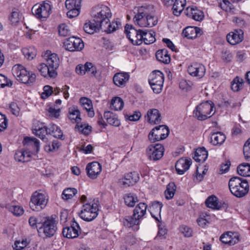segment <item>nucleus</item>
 <instances>
[{
	"label": "nucleus",
	"mask_w": 250,
	"mask_h": 250,
	"mask_svg": "<svg viewBox=\"0 0 250 250\" xmlns=\"http://www.w3.org/2000/svg\"><path fill=\"white\" fill-rule=\"evenodd\" d=\"M154 7L150 5L139 7L133 18L135 24L142 27L154 26L158 22V18L154 16Z\"/></svg>",
	"instance_id": "obj_1"
},
{
	"label": "nucleus",
	"mask_w": 250,
	"mask_h": 250,
	"mask_svg": "<svg viewBox=\"0 0 250 250\" xmlns=\"http://www.w3.org/2000/svg\"><path fill=\"white\" fill-rule=\"evenodd\" d=\"M229 187L231 193L237 197H242L249 192V186L248 181L238 177L230 179Z\"/></svg>",
	"instance_id": "obj_2"
},
{
	"label": "nucleus",
	"mask_w": 250,
	"mask_h": 250,
	"mask_svg": "<svg viewBox=\"0 0 250 250\" xmlns=\"http://www.w3.org/2000/svg\"><path fill=\"white\" fill-rule=\"evenodd\" d=\"M56 219V215L44 218L37 229L40 236L50 238L55 234L57 229V221Z\"/></svg>",
	"instance_id": "obj_3"
},
{
	"label": "nucleus",
	"mask_w": 250,
	"mask_h": 250,
	"mask_svg": "<svg viewBox=\"0 0 250 250\" xmlns=\"http://www.w3.org/2000/svg\"><path fill=\"white\" fill-rule=\"evenodd\" d=\"M214 104L210 101H207L196 107L193 112V116L198 120H205L214 114Z\"/></svg>",
	"instance_id": "obj_4"
},
{
	"label": "nucleus",
	"mask_w": 250,
	"mask_h": 250,
	"mask_svg": "<svg viewBox=\"0 0 250 250\" xmlns=\"http://www.w3.org/2000/svg\"><path fill=\"white\" fill-rule=\"evenodd\" d=\"M12 71L13 75L21 83L31 84L35 82L36 75L34 73L28 71L21 65H15L13 67Z\"/></svg>",
	"instance_id": "obj_5"
},
{
	"label": "nucleus",
	"mask_w": 250,
	"mask_h": 250,
	"mask_svg": "<svg viewBox=\"0 0 250 250\" xmlns=\"http://www.w3.org/2000/svg\"><path fill=\"white\" fill-rule=\"evenodd\" d=\"M93 21L97 22L100 24L106 23L109 21L112 17L110 9L106 5H98L94 8L93 13Z\"/></svg>",
	"instance_id": "obj_6"
},
{
	"label": "nucleus",
	"mask_w": 250,
	"mask_h": 250,
	"mask_svg": "<svg viewBox=\"0 0 250 250\" xmlns=\"http://www.w3.org/2000/svg\"><path fill=\"white\" fill-rule=\"evenodd\" d=\"M47 202L45 194L36 191L31 197L29 206L33 210L40 211L46 207Z\"/></svg>",
	"instance_id": "obj_7"
},
{
	"label": "nucleus",
	"mask_w": 250,
	"mask_h": 250,
	"mask_svg": "<svg viewBox=\"0 0 250 250\" xmlns=\"http://www.w3.org/2000/svg\"><path fill=\"white\" fill-rule=\"evenodd\" d=\"M98 210L97 204L95 203L85 204L83 205L80 213V217L85 221H91L97 217Z\"/></svg>",
	"instance_id": "obj_8"
},
{
	"label": "nucleus",
	"mask_w": 250,
	"mask_h": 250,
	"mask_svg": "<svg viewBox=\"0 0 250 250\" xmlns=\"http://www.w3.org/2000/svg\"><path fill=\"white\" fill-rule=\"evenodd\" d=\"M169 130L168 127L161 125L153 128L148 135V138L151 143L160 141L166 139L168 135Z\"/></svg>",
	"instance_id": "obj_9"
},
{
	"label": "nucleus",
	"mask_w": 250,
	"mask_h": 250,
	"mask_svg": "<svg viewBox=\"0 0 250 250\" xmlns=\"http://www.w3.org/2000/svg\"><path fill=\"white\" fill-rule=\"evenodd\" d=\"M32 14L38 19H42L48 18L51 13V5L47 2L36 4L32 8Z\"/></svg>",
	"instance_id": "obj_10"
},
{
	"label": "nucleus",
	"mask_w": 250,
	"mask_h": 250,
	"mask_svg": "<svg viewBox=\"0 0 250 250\" xmlns=\"http://www.w3.org/2000/svg\"><path fill=\"white\" fill-rule=\"evenodd\" d=\"M142 30L136 29L131 25L126 24L125 27L126 36L133 45H139L142 44Z\"/></svg>",
	"instance_id": "obj_11"
},
{
	"label": "nucleus",
	"mask_w": 250,
	"mask_h": 250,
	"mask_svg": "<svg viewBox=\"0 0 250 250\" xmlns=\"http://www.w3.org/2000/svg\"><path fill=\"white\" fill-rule=\"evenodd\" d=\"M63 46L66 50L74 52L83 49L84 43L80 38L71 37L66 39L63 43Z\"/></svg>",
	"instance_id": "obj_12"
},
{
	"label": "nucleus",
	"mask_w": 250,
	"mask_h": 250,
	"mask_svg": "<svg viewBox=\"0 0 250 250\" xmlns=\"http://www.w3.org/2000/svg\"><path fill=\"white\" fill-rule=\"evenodd\" d=\"M164 152V146L160 144L155 145H150L146 149V153L150 160L157 161L163 156Z\"/></svg>",
	"instance_id": "obj_13"
},
{
	"label": "nucleus",
	"mask_w": 250,
	"mask_h": 250,
	"mask_svg": "<svg viewBox=\"0 0 250 250\" xmlns=\"http://www.w3.org/2000/svg\"><path fill=\"white\" fill-rule=\"evenodd\" d=\"M80 227L77 222L73 219V222L70 227L63 228V235L68 238H74L79 236Z\"/></svg>",
	"instance_id": "obj_14"
},
{
	"label": "nucleus",
	"mask_w": 250,
	"mask_h": 250,
	"mask_svg": "<svg viewBox=\"0 0 250 250\" xmlns=\"http://www.w3.org/2000/svg\"><path fill=\"white\" fill-rule=\"evenodd\" d=\"M75 71L77 74L83 75L86 72L90 73L95 77L97 73L96 67L91 62H86L84 65L79 64L76 66Z\"/></svg>",
	"instance_id": "obj_15"
},
{
	"label": "nucleus",
	"mask_w": 250,
	"mask_h": 250,
	"mask_svg": "<svg viewBox=\"0 0 250 250\" xmlns=\"http://www.w3.org/2000/svg\"><path fill=\"white\" fill-rule=\"evenodd\" d=\"M188 71L191 76L202 78L205 74L206 69L203 64L195 62L188 66Z\"/></svg>",
	"instance_id": "obj_16"
},
{
	"label": "nucleus",
	"mask_w": 250,
	"mask_h": 250,
	"mask_svg": "<svg viewBox=\"0 0 250 250\" xmlns=\"http://www.w3.org/2000/svg\"><path fill=\"white\" fill-rule=\"evenodd\" d=\"M192 164L190 158L184 159L183 158L179 159L175 164V168L179 174H183L187 171Z\"/></svg>",
	"instance_id": "obj_17"
},
{
	"label": "nucleus",
	"mask_w": 250,
	"mask_h": 250,
	"mask_svg": "<svg viewBox=\"0 0 250 250\" xmlns=\"http://www.w3.org/2000/svg\"><path fill=\"white\" fill-rule=\"evenodd\" d=\"M86 170L88 177L95 179L100 173L102 170V166L98 162H93L88 164Z\"/></svg>",
	"instance_id": "obj_18"
},
{
	"label": "nucleus",
	"mask_w": 250,
	"mask_h": 250,
	"mask_svg": "<svg viewBox=\"0 0 250 250\" xmlns=\"http://www.w3.org/2000/svg\"><path fill=\"white\" fill-rule=\"evenodd\" d=\"M220 241L226 244L234 245L239 241V236L237 233L228 232L223 234L220 238Z\"/></svg>",
	"instance_id": "obj_19"
},
{
	"label": "nucleus",
	"mask_w": 250,
	"mask_h": 250,
	"mask_svg": "<svg viewBox=\"0 0 250 250\" xmlns=\"http://www.w3.org/2000/svg\"><path fill=\"white\" fill-rule=\"evenodd\" d=\"M182 34L188 39H193L200 36L202 34V32L198 27L188 26L184 29Z\"/></svg>",
	"instance_id": "obj_20"
},
{
	"label": "nucleus",
	"mask_w": 250,
	"mask_h": 250,
	"mask_svg": "<svg viewBox=\"0 0 250 250\" xmlns=\"http://www.w3.org/2000/svg\"><path fill=\"white\" fill-rule=\"evenodd\" d=\"M129 78V75L127 73H117L114 75L113 81L116 85L122 87L125 86Z\"/></svg>",
	"instance_id": "obj_21"
},
{
	"label": "nucleus",
	"mask_w": 250,
	"mask_h": 250,
	"mask_svg": "<svg viewBox=\"0 0 250 250\" xmlns=\"http://www.w3.org/2000/svg\"><path fill=\"white\" fill-rule=\"evenodd\" d=\"M186 15L189 18H192L196 21H201L203 20L204 15L202 11L198 9L196 7H188L187 8Z\"/></svg>",
	"instance_id": "obj_22"
},
{
	"label": "nucleus",
	"mask_w": 250,
	"mask_h": 250,
	"mask_svg": "<svg viewBox=\"0 0 250 250\" xmlns=\"http://www.w3.org/2000/svg\"><path fill=\"white\" fill-rule=\"evenodd\" d=\"M23 144L34 152L38 153L39 151L40 143L36 138L26 137L23 141Z\"/></svg>",
	"instance_id": "obj_23"
},
{
	"label": "nucleus",
	"mask_w": 250,
	"mask_h": 250,
	"mask_svg": "<svg viewBox=\"0 0 250 250\" xmlns=\"http://www.w3.org/2000/svg\"><path fill=\"white\" fill-rule=\"evenodd\" d=\"M38 68L41 75L44 77L53 78L57 75L56 70L51 68L47 63L40 64Z\"/></svg>",
	"instance_id": "obj_24"
},
{
	"label": "nucleus",
	"mask_w": 250,
	"mask_h": 250,
	"mask_svg": "<svg viewBox=\"0 0 250 250\" xmlns=\"http://www.w3.org/2000/svg\"><path fill=\"white\" fill-rule=\"evenodd\" d=\"M139 180V176L136 172H130L125 175L122 179L123 185L125 187H129L134 185Z\"/></svg>",
	"instance_id": "obj_25"
},
{
	"label": "nucleus",
	"mask_w": 250,
	"mask_h": 250,
	"mask_svg": "<svg viewBox=\"0 0 250 250\" xmlns=\"http://www.w3.org/2000/svg\"><path fill=\"white\" fill-rule=\"evenodd\" d=\"M243 32L241 30H235L229 33L227 36L228 42L231 44L235 45L241 42L243 39Z\"/></svg>",
	"instance_id": "obj_26"
},
{
	"label": "nucleus",
	"mask_w": 250,
	"mask_h": 250,
	"mask_svg": "<svg viewBox=\"0 0 250 250\" xmlns=\"http://www.w3.org/2000/svg\"><path fill=\"white\" fill-rule=\"evenodd\" d=\"M161 116L159 111L157 109H150L147 111L146 118L148 122L153 124H158L160 123Z\"/></svg>",
	"instance_id": "obj_27"
},
{
	"label": "nucleus",
	"mask_w": 250,
	"mask_h": 250,
	"mask_svg": "<svg viewBox=\"0 0 250 250\" xmlns=\"http://www.w3.org/2000/svg\"><path fill=\"white\" fill-rule=\"evenodd\" d=\"M31 154L32 152L30 151L20 150L15 153V159L18 162H27L30 161Z\"/></svg>",
	"instance_id": "obj_28"
},
{
	"label": "nucleus",
	"mask_w": 250,
	"mask_h": 250,
	"mask_svg": "<svg viewBox=\"0 0 250 250\" xmlns=\"http://www.w3.org/2000/svg\"><path fill=\"white\" fill-rule=\"evenodd\" d=\"M120 25L121 23L119 21H107L106 23L104 22L101 25V29L107 33H111L116 31Z\"/></svg>",
	"instance_id": "obj_29"
},
{
	"label": "nucleus",
	"mask_w": 250,
	"mask_h": 250,
	"mask_svg": "<svg viewBox=\"0 0 250 250\" xmlns=\"http://www.w3.org/2000/svg\"><path fill=\"white\" fill-rule=\"evenodd\" d=\"M149 83H154L159 84H163L164 82V75L159 70H155L150 75L148 80Z\"/></svg>",
	"instance_id": "obj_30"
},
{
	"label": "nucleus",
	"mask_w": 250,
	"mask_h": 250,
	"mask_svg": "<svg viewBox=\"0 0 250 250\" xmlns=\"http://www.w3.org/2000/svg\"><path fill=\"white\" fill-rule=\"evenodd\" d=\"M46 54H48L47 58L46 59V63L51 68L56 70L60 65V59L58 55L55 53L49 54L48 52H47Z\"/></svg>",
	"instance_id": "obj_31"
},
{
	"label": "nucleus",
	"mask_w": 250,
	"mask_h": 250,
	"mask_svg": "<svg viewBox=\"0 0 250 250\" xmlns=\"http://www.w3.org/2000/svg\"><path fill=\"white\" fill-rule=\"evenodd\" d=\"M156 57L158 61L165 64H168L170 62V55L168 54L167 49L158 50L156 53Z\"/></svg>",
	"instance_id": "obj_32"
},
{
	"label": "nucleus",
	"mask_w": 250,
	"mask_h": 250,
	"mask_svg": "<svg viewBox=\"0 0 250 250\" xmlns=\"http://www.w3.org/2000/svg\"><path fill=\"white\" fill-rule=\"evenodd\" d=\"M100 29H101V24L93 21L85 23L83 26L84 31L89 34H92L95 32L99 31Z\"/></svg>",
	"instance_id": "obj_33"
},
{
	"label": "nucleus",
	"mask_w": 250,
	"mask_h": 250,
	"mask_svg": "<svg viewBox=\"0 0 250 250\" xmlns=\"http://www.w3.org/2000/svg\"><path fill=\"white\" fill-rule=\"evenodd\" d=\"M226 139L224 134L221 132L212 133L210 136V143L214 146L222 145Z\"/></svg>",
	"instance_id": "obj_34"
},
{
	"label": "nucleus",
	"mask_w": 250,
	"mask_h": 250,
	"mask_svg": "<svg viewBox=\"0 0 250 250\" xmlns=\"http://www.w3.org/2000/svg\"><path fill=\"white\" fill-rule=\"evenodd\" d=\"M208 153L204 147L199 148L195 152L194 160L199 163L205 162L208 158Z\"/></svg>",
	"instance_id": "obj_35"
},
{
	"label": "nucleus",
	"mask_w": 250,
	"mask_h": 250,
	"mask_svg": "<svg viewBox=\"0 0 250 250\" xmlns=\"http://www.w3.org/2000/svg\"><path fill=\"white\" fill-rule=\"evenodd\" d=\"M162 207V203L159 201H154L152 202L151 205H150L149 206V211L152 217L154 218L157 220H158V219L155 216L154 214L155 213L160 215V213Z\"/></svg>",
	"instance_id": "obj_36"
},
{
	"label": "nucleus",
	"mask_w": 250,
	"mask_h": 250,
	"mask_svg": "<svg viewBox=\"0 0 250 250\" xmlns=\"http://www.w3.org/2000/svg\"><path fill=\"white\" fill-rule=\"evenodd\" d=\"M104 118L107 122L110 125L118 126L120 125V122L116 115L110 111H106L104 113Z\"/></svg>",
	"instance_id": "obj_37"
},
{
	"label": "nucleus",
	"mask_w": 250,
	"mask_h": 250,
	"mask_svg": "<svg viewBox=\"0 0 250 250\" xmlns=\"http://www.w3.org/2000/svg\"><path fill=\"white\" fill-rule=\"evenodd\" d=\"M172 5L173 14L179 16L185 8L186 0H176Z\"/></svg>",
	"instance_id": "obj_38"
},
{
	"label": "nucleus",
	"mask_w": 250,
	"mask_h": 250,
	"mask_svg": "<svg viewBox=\"0 0 250 250\" xmlns=\"http://www.w3.org/2000/svg\"><path fill=\"white\" fill-rule=\"evenodd\" d=\"M147 206L144 203H140L133 210V216L141 219L146 213Z\"/></svg>",
	"instance_id": "obj_39"
},
{
	"label": "nucleus",
	"mask_w": 250,
	"mask_h": 250,
	"mask_svg": "<svg viewBox=\"0 0 250 250\" xmlns=\"http://www.w3.org/2000/svg\"><path fill=\"white\" fill-rule=\"evenodd\" d=\"M48 134L56 138L63 140V133L59 127L56 125H51L48 127Z\"/></svg>",
	"instance_id": "obj_40"
},
{
	"label": "nucleus",
	"mask_w": 250,
	"mask_h": 250,
	"mask_svg": "<svg viewBox=\"0 0 250 250\" xmlns=\"http://www.w3.org/2000/svg\"><path fill=\"white\" fill-rule=\"evenodd\" d=\"M33 132L37 136L42 139H44L45 135L48 133V127H46L43 124H41L40 126H35L33 129Z\"/></svg>",
	"instance_id": "obj_41"
},
{
	"label": "nucleus",
	"mask_w": 250,
	"mask_h": 250,
	"mask_svg": "<svg viewBox=\"0 0 250 250\" xmlns=\"http://www.w3.org/2000/svg\"><path fill=\"white\" fill-rule=\"evenodd\" d=\"M141 35L143 36L141 39L142 42L144 41L146 44L152 43L156 40L155 38V33L154 32H146L142 30Z\"/></svg>",
	"instance_id": "obj_42"
},
{
	"label": "nucleus",
	"mask_w": 250,
	"mask_h": 250,
	"mask_svg": "<svg viewBox=\"0 0 250 250\" xmlns=\"http://www.w3.org/2000/svg\"><path fill=\"white\" fill-rule=\"evenodd\" d=\"M140 219L137 216H134L133 214L132 216H126L123 221L124 224L125 226L128 227H131L134 225H138L140 222Z\"/></svg>",
	"instance_id": "obj_43"
},
{
	"label": "nucleus",
	"mask_w": 250,
	"mask_h": 250,
	"mask_svg": "<svg viewBox=\"0 0 250 250\" xmlns=\"http://www.w3.org/2000/svg\"><path fill=\"white\" fill-rule=\"evenodd\" d=\"M238 174L244 177L250 176V165L248 163H243L237 167Z\"/></svg>",
	"instance_id": "obj_44"
},
{
	"label": "nucleus",
	"mask_w": 250,
	"mask_h": 250,
	"mask_svg": "<svg viewBox=\"0 0 250 250\" xmlns=\"http://www.w3.org/2000/svg\"><path fill=\"white\" fill-rule=\"evenodd\" d=\"M124 199L125 205L129 207H133L135 203L139 201L136 195L131 193L125 194Z\"/></svg>",
	"instance_id": "obj_45"
},
{
	"label": "nucleus",
	"mask_w": 250,
	"mask_h": 250,
	"mask_svg": "<svg viewBox=\"0 0 250 250\" xmlns=\"http://www.w3.org/2000/svg\"><path fill=\"white\" fill-rule=\"evenodd\" d=\"M69 113V118L71 120H74L77 123H79L81 121L80 112L77 107L73 106L70 108Z\"/></svg>",
	"instance_id": "obj_46"
},
{
	"label": "nucleus",
	"mask_w": 250,
	"mask_h": 250,
	"mask_svg": "<svg viewBox=\"0 0 250 250\" xmlns=\"http://www.w3.org/2000/svg\"><path fill=\"white\" fill-rule=\"evenodd\" d=\"M206 206L213 209H219L220 207L218 206L217 197L214 195L208 197L205 202Z\"/></svg>",
	"instance_id": "obj_47"
},
{
	"label": "nucleus",
	"mask_w": 250,
	"mask_h": 250,
	"mask_svg": "<svg viewBox=\"0 0 250 250\" xmlns=\"http://www.w3.org/2000/svg\"><path fill=\"white\" fill-rule=\"evenodd\" d=\"M124 105V103L123 100L121 98L117 97L112 100L111 105L112 107L111 108L115 110H121L123 109Z\"/></svg>",
	"instance_id": "obj_48"
},
{
	"label": "nucleus",
	"mask_w": 250,
	"mask_h": 250,
	"mask_svg": "<svg viewBox=\"0 0 250 250\" xmlns=\"http://www.w3.org/2000/svg\"><path fill=\"white\" fill-rule=\"evenodd\" d=\"M243 80L238 77H235L231 82V88L234 91L237 92L243 87Z\"/></svg>",
	"instance_id": "obj_49"
},
{
	"label": "nucleus",
	"mask_w": 250,
	"mask_h": 250,
	"mask_svg": "<svg viewBox=\"0 0 250 250\" xmlns=\"http://www.w3.org/2000/svg\"><path fill=\"white\" fill-rule=\"evenodd\" d=\"M176 190V187L173 183H169L167 187L166 190L165 197L167 200L171 199L173 198Z\"/></svg>",
	"instance_id": "obj_50"
},
{
	"label": "nucleus",
	"mask_w": 250,
	"mask_h": 250,
	"mask_svg": "<svg viewBox=\"0 0 250 250\" xmlns=\"http://www.w3.org/2000/svg\"><path fill=\"white\" fill-rule=\"evenodd\" d=\"M77 193V190L75 188H67L65 189L62 193V198L67 200L71 199Z\"/></svg>",
	"instance_id": "obj_51"
},
{
	"label": "nucleus",
	"mask_w": 250,
	"mask_h": 250,
	"mask_svg": "<svg viewBox=\"0 0 250 250\" xmlns=\"http://www.w3.org/2000/svg\"><path fill=\"white\" fill-rule=\"evenodd\" d=\"M21 51L28 60H32L37 55L36 50L33 47L23 48Z\"/></svg>",
	"instance_id": "obj_52"
},
{
	"label": "nucleus",
	"mask_w": 250,
	"mask_h": 250,
	"mask_svg": "<svg viewBox=\"0 0 250 250\" xmlns=\"http://www.w3.org/2000/svg\"><path fill=\"white\" fill-rule=\"evenodd\" d=\"M60 145L58 141H53L51 143L46 144L44 146V149L46 152H54L57 151Z\"/></svg>",
	"instance_id": "obj_53"
},
{
	"label": "nucleus",
	"mask_w": 250,
	"mask_h": 250,
	"mask_svg": "<svg viewBox=\"0 0 250 250\" xmlns=\"http://www.w3.org/2000/svg\"><path fill=\"white\" fill-rule=\"evenodd\" d=\"M28 243L26 239L17 240L15 242L13 248L16 250H21L27 246Z\"/></svg>",
	"instance_id": "obj_54"
},
{
	"label": "nucleus",
	"mask_w": 250,
	"mask_h": 250,
	"mask_svg": "<svg viewBox=\"0 0 250 250\" xmlns=\"http://www.w3.org/2000/svg\"><path fill=\"white\" fill-rule=\"evenodd\" d=\"M81 0H66L65 4L67 9L81 8Z\"/></svg>",
	"instance_id": "obj_55"
},
{
	"label": "nucleus",
	"mask_w": 250,
	"mask_h": 250,
	"mask_svg": "<svg viewBox=\"0 0 250 250\" xmlns=\"http://www.w3.org/2000/svg\"><path fill=\"white\" fill-rule=\"evenodd\" d=\"M12 85V81L4 75L0 74V88H4L5 86L11 87Z\"/></svg>",
	"instance_id": "obj_56"
},
{
	"label": "nucleus",
	"mask_w": 250,
	"mask_h": 250,
	"mask_svg": "<svg viewBox=\"0 0 250 250\" xmlns=\"http://www.w3.org/2000/svg\"><path fill=\"white\" fill-rule=\"evenodd\" d=\"M243 153L246 160L250 161V138L244 145Z\"/></svg>",
	"instance_id": "obj_57"
},
{
	"label": "nucleus",
	"mask_w": 250,
	"mask_h": 250,
	"mask_svg": "<svg viewBox=\"0 0 250 250\" xmlns=\"http://www.w3.org/2000/svg\"><path fill=\"white\" fill-rule=\"evenodd\" d=\"M80 102L83 107L86 110L93 109L92 102L88 98L85 97L81 98Z\"/></svg>",
	"instance_id": "obj_58"
},
{
	"label": "nucleus",
	"mask_w": 250,
	"mask_h": 250,
	"mask_svg": "<svg viewBox=\"0 0 250 250\" xmlns=\"http://www.w3.org/2000/svg\"><path fill=\"white\" fill-rule=\"evenodd\" d=\"M8 120L6 115L0 113V132L4 131L7 127Z\"/></svg>",
	"instance_id": "obj_59"
},
{
	"label": "nucleus",
	"mask_w": 250,
	"mask_h": 250,
	"mask_svg": "<svg viewBox=\"0 0 250 250\" xmlns=\"http://www.w3.org/2000/svg\"><path fill=\"white\" fill-rule=\"evenodd\" d=\"M58 32L60 36L66 37L70 34V30L68 26L65 24H62L59 25Z\"/></svg>",
	"instance_id": "obj_60"
},
{
	"label": "nucleus",
	"mask_w": 250,
	"mask_h": 250,
	"mask_svg": "<svg viewBox=\"0 0 250 250\" xmlns=\"http://www.w3.org/2000/svg\"><path fill=\"white\" fill-rule=\"evenodd\" d=\"M9 210L16 216H21L24 212L22 208L19 206H12L9 208Z\"/></svg>",
	"instance_id": "obj_61"
},
{
	"label": "nucleus",
	"mask_w": 250,
	"mask_h": 250,
	"mask_svg": "<svg viewBox=\"0 0 250 250\" xmlns=\"http://www.w3.org/2000/svg\"><path fill=\"white\" fill-rule=\"evenodd\" d=\"M219 6L226 11H230L232 8V4L228 0H222L219 3Z\"/></svg>",
	"instance_id": "obj_62"
},
{
	"label": "nucleus",
	"mask_w": 250,
	"mask_h": 250,
	"mask_svg": "<svg viewBox=\"0 0 250 250\" xmlns=\"http://www.w3.org/2000/svg\"><path fill=\"white\" fill-rule=\"evenodd\" d=\"M43 91L41 95V97L43 99L47 98L53 93L52 87L48 85L44 86Z\"/></svg>",
	"instance_id": "obj_63"
},
{
	"label": "nucleus",
	"mask_w": 250,
	"mask_h": 250,
	"mask_svg": "<svg viewBox=\"0 0 250 250\" xmlns=\"http://www.w3.org/2000/svg\"><path fill=\"white\" fill-rule=\"evenodd\" d=\"M67 9L68 11L67 12V16L69 18L76 17L80 14V8H75Z\"/></svg>",
	"instance_id": "obj_64"
}]
</instances>
